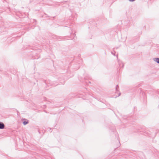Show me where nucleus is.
<instances>
[{
    "label": "nucleus",
    "mask_w": 159,
    "mask_h": 159,
    "mask_svg": "<svg viewBox=\"0 0 159 159\" xmlns=\"http://www.w3.org/2000/svg\"><path fill=\"white\" fill-rule=\"evenodd\" d=\"M120 94H121V93H120L118 94V97H119V96H120Z\"/></svg>",
    "instance_id": "6e6552de"
},
{
    "label": "nucleus",
    "mask_w": 159,
    "mask_h": 159,
    "mask_svg": "<svg viewBox=\"0 0 159 159\" xmlns=\"http://www.w3.org/2000/svg\"><path fill=\"white\" fill-rule=\"evenodd\" d=\"M119 66L120 68H123V67L124 65L122 62H119Z\"/></svg>",
    "instance_id": "20e7f679"
},
{
    "label": "nucleus",
    "mask_w": 159,
    "mask_h": 159,
    "mask_svg": "<svg viewBox=\"0 0 159 159\" xmlns=\"http://www.w3.org/2000/svg\"><path fill=\"white\" fill-rule=\"evenodd\" d=\"M87 79H91V78H90V77L89 76H88V77H85L84 78V79L85 80H87Z\"/></svg>",
    "instance_id": "423d86ee"
},
{
    "label": "nucleus",
    "mask_w": 159,
    "mask_h": 159,
    "mask_svg": "<svg viewBox=\"0 0 159 159\" xmlns=\"http://www.w3.org/2000/svg\"><path fill=\"white\" fill-rule=\"evenodd\" d=\"M114 53H115V51H113V52H111V53L114 56H115V54H114Z\"/></svg>",
    "instance_id": "0eeeda50"
},
{
    "label": "nucleus",
    "mask_w": 159,
    "mask_h": 159,
    "mask_svg": "<svg viewBox=\"0 0 159 159\" xmlns=\"http://www.w3.org/2000/svg\"><path fill=\"white\" fill-rule=\"evenodd\" d=\"M5 125L4 123L2 122H0V129H3L5 128Z\"/></svg>",
    "instance_id": "f03ea898"
},
{
    "label": "nucleus",
    "mask_w": 159,
    "mask_h": 159,
    "mask_svg": "<svg viewBox=\"0 0 159 159\" xmlns=\"http://www.w3.org/2000/svg\"><path fill=\"white\" fill-rule=\"evenodd\" d=\"M153 60L157 62V63L159 64V58H155L153 59Z\"/></svg>",
    "instance_id": "7ed1b4c3"
},
{
    "label": "nucleus",
    "mask_w": 159,
    "mask_h": 159,
    "mask_svg": "<svg viewBox=\"0 0 159 159\" xmlns=\"http://www.w3.org/2000/svg\"><path fill=\"white\" fill-rule=\"evenodd\" d=\"M116 92H118L119 91V89L118 85H116Z\"/></svg>",
    "instance_id": "39448f33"
},
{
    "label": "nucleus",
    "mask_w": 159,
    "mask_h": 159,
    "mask_svg": "<svg viewBox=\"0 0 159 159\" xmlns=\"http://www.w3.org/2000/svg\"><path fill=\"white\" fill-rule=\"evenodd\" d=\"M157 93L159 94V91H157Z\"/></svg>",
    "instance_id": "1a4fd4ad"
},
{
    "label": "nucleus",
    "mask_w": 159,
    "mask_h": 159,
    "mask_svg": "<svg viewBox=\"0 0 159 159\" xmlns=\"http://www.w3.org/2000/svg\"><path fill=\"white\" fill-rule=\"evenodd\" d=\"M23 124L24 125H25L29 123V121L26 119H23L22 120Z\"/></svg>",
    "instance_id": "f257e3e1"
},
{
    "label": "nucleus",
    "mask_w": 159,
    "mask_h": 159,
    "mask_svg": "<svg viewBox=\"0 0 159 159\" xmlns=\"http://www.w3.org/2000/svg\"><path fill=\"white\" fill-rule=\"evenodd\" d=\"M89 83H91V82H90V81H89Z\"/></svg>",
    "instance_id": "9d476101"
}]
</instances>
